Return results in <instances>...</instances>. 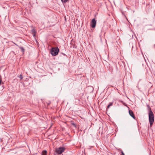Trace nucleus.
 Wrapping results in <instances>:
<instances>
[{"label": "nucleus", "mask_w": 155, "mask_h": 155, "mask_svg": "<svg viewBox=\"0 0 155 155\" xmlns=\"http://www.w3.org/2000/svg\"><path fill=\"white\" fill-rule=\"evenodd\" d=\"M62 2L66 3L69 0H61Z\"/></svg>", "instance_id": "obj_12"}, {"label": "nucleus", "mask_w": 155, "mask_h": 155, "mask_svg": "<svg viewBox=\"0 0 155 155\" xmlns=\"http://www.w3.org/2000/svg\"><path fill=\"white\" fill-rule=\"evenodd\" d=\"M147 106L150 110L149 113V121L150 123V126L152 127L154 121V115L150 106L148 105Z\"/></svg>", "instance_id": "obj_1"}, {"label": "nucleus", "mask_w": 155, "mask_h": 155, "mask_svg": "<svg viewBox=\"0 0 155 155\" xmlns=\"http://www.w3.org/2000/svg\"><path fill=\"white\" fill-rule=\"evenodd\" d=\"M59 49L58 47L52 48L51 50V53L52 55L56 56L58 54Z\"/></svg>", "instance_id": "obj_2"}, {"label": "nucleus", "mask_w": 155, "mask_h": 155, "mask_svg": "<svg viewBox=\"0 0 155 155\" xmlns=\"http://www.w3.org/2000/svg\"><path fill=\"white\" fill-rule=\"evenodd\" d=\"M129 112L130 115L134 119L135 118V116L133 113V111L131 110H129Z\"/></svg>", "instance_id": "obj_6"}, {"label": "nucleus", "mask_w": 155, "mask_h": 155, "mask_svg": "<svg viewBox=\"0 0 155 155\" xmlns=\"http://www.w3.org/2000/svg\"><path fill=\"white\" fill-rule=\"evenodd\" d=\"M71 124L72 125H73V126H74V127L76 128L77 127L76 125L74 123H71Z\"/></svg>", "instance_id": "obj_11"}, {"label": "nucleus", "mask_w": 155, "mask_h": 155, "mask_svg": "<svg viewBox=\"0 0 155 155\" xmlns=\"http://www.w3.org/2000/svg\"><path fill=\"white\" fill-rule=\"evenodd\" d=\"M1 81H2V80L1 79H0V84H1Z\"/></svg>", "instance_id": "obj_15"}, {"label": "nucleus", "mask_w": 155, "mask_h": 155, "mask_svg": "<svg viewBox=\"0 0 155 155\" xmlns=\"http://www.w3.org/2000/svg\"><path fill=\"white\" fill-rule=\"evenodd\" d=\"M121 154L122 155H125L124 153L123 152L122 150L121 151Z\"/></svg>", "instance_id": "obj_14"}, {"label": "nucleus", "mask_w": 155, "mask_h": 155, "mask_svg": "<svg viewBox=\"0 0 155 155\" xmlns=\"http://www.w3.org/2000/svg\"><path fill=\"white\" fill-rule=\"evenodd\" d=\"M19 48L21 49V51L23 53L25 51V49L22 47H19Z\"/></svg>", "instance_id": "obj_10"}, {"label": "nucleus", "mask_w": 155, "mask_h": 155, "mask_svg": "<svg viewBox=\"0 0 155 155\" xmlns=\"http://www.w3.org/2000/svg\"><path fill=\"white\" fill-rule=\"evenodd\" d=\"M47 151L46 150H43L41 153L42 155H47Z\"/></svg>", "instance_id": "obj_8"}, {"label": "nucleus", "mask_w": 155, "mask_h": 155, "mask_svg": "<svg viewBox=\"0 0 155 155\" xmlns=\"http://www.w3.org/2000/svg\"><path fill=\"white\" fill-rule=\"evenodd\" d=\"M19 78L21 79H23V77L22 75H20Z\"/></svg>", "instance_id": "obj_13"}, {"label": "nucleus", "mask_w": 155, "mask_h": 155, "mask_svg": "<svg viewBox=\"0 0 155 155\" xmlns=\"http://www.w3.org/2000/svg\"><path fill=\"white\" fill-rule=\"evenodd\" d=\"M113 104V102L110 103L108 105V106H107V109L109 108L110 106H111Z\"/></svg>", "instance_id": "obj_9"}, {"label": "nucleus", "mask_w": 155, "mask_h": 155, "mask_svg": "<svg viewBox=\"0 0 155 155\" xmlns=\"http://www.w3.org/2000/svg\"><path fill=\"white\" fill-rule=\"evenodd\" d=\"M65 150V148L64 147H60L58 148H55V152L58 155L61 154L64 152Z\"/></svg>", "instance_id": "obj_3"}, {"label": "nucleus", "mask_w": 155, "mask_h": 155, "mask_svg": "<svg viewBox=\"0 0 155 155\" xmlns=\"http://www.w3.org/2000/svg\"><path fill=\"white\" fill-rule=\"evenodd\" d=\"M108 70L110 72L112 73L113 71V66H109Z\"/></svg>", "instance_id": "obj_7"}, {"label": "nucleus", "mask_w": 155, "mask_h": 155, "mask_svg": "<svg viewBox=\"0 0 155 155\" xmlns=\"http://www.w3.org/2000/svg\"><path fill=\"white\" fill-rule=\"evenodd\" d=\"M96 24V21L95 18L92 19L91 24V26L92 28H94Z\"/></svg>", "instance_id": "obj_4"}, {"label": "nucleus", "mask_w": 155, "mask_h": 155, "mask_svg": "<svg viewBox=\"0 0 155 155\" xmlns=\"http://www.w3.org/2000/svg\"><path fill=\"white\" fill-rule=\"evenodd\" d=\"M31 34L33 35V36L35 38L36 37V31L35 29V28H33L31 30Z\"/></svg>", "instance_id": "obj_5"}]
</instances>
